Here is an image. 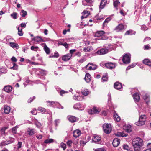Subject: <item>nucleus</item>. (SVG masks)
<instances>
[{
	"label": "nucleus",
	"mask_w": 151,
	"mask_h": 151,
	"mask_svg": "<svg viewBox=\"0 0 151 151\" xmlns=\"http://www.w3.org/2000/svg\"><path fill=\"white\" fill-rule=\"evenodd\" d=\"M143 141L139 137H137L132 141V145L134 151H139L142 145Z\"/></svg>",
	"instance_id": "1"
},
{
	"label": "nucleus",
	"mask_w": 151,
	"mask_h": 151,
	"mask_svg": "<svg viewBox=\"0 0 151 151\" xmlns=\"http://www.w3.org/2000/svg\"><path fill=\"white\" fill-rule=\"evenodd\" d=\"M146 118V116L145 114L139 116V121L135 122V124L138 126H141L144 124Z\"/></svg>",
	"instance_id": "2"
},
{
	"label": "nucleus",
	"mask_w": 151,
	"mask_h": 151,
	"mask_svg": "<svg viewBox=\"0 0 151 151\" xmlns=\"http://www.w3.org/2000/svg\"><path fill=\"white\" fill-rule=\"evenodd\" d=\"M97 65L91 63H89L86 66L85 68L87 70H94L97 68Z\"/></svg>",
	"instance_id": "3"
},
{
	"label": "nucleus",
	"mask_w": 151,
	"mask_h": 151,
	"mask_svg": "<svg viewBox=\"0 0 151 151\" xmlns=\"http://www.w3.org/2000/svg\"><path fill=\"white\" fill-rule=\"evenodd\" d=\"M104 131L105 133L107 134H109L111 131V124H104L103 126Z\"/></svg>",
	"instance_id": "4"
},
{
	"label": "nucleus",
	"mask_w": 151,
	"mask_h": 151,
	"mask_svg": "<svg viewBox=\"0 0 151 151\" xmlns=\"http://www.w3.org/2000/svg\"><path fill=\"white\" fill-rule=\"evenodd\" d=\"M131 56L130 54H125L123 55L122 61L125 64H129L130 62Z\"/></svg>",
	"instance_id": "5"
},
{
	"label": "nucleus",
	"mask_w": 151,
	"mask_h": 151,
	"mask_svg": "<svg viewBox=\"0 0 151 151\" xmlns=\"http://www.w3.org/2000/svg\"><path fill=\"white\" fill-rule=\"evenodd\" d=\"M9 140L3 141L0 144V146H4L6 145L9 144L13 143L15 141V139L14 138L9 137Z\"/></svg>",
	"instance_id": "6"
},
{
	"label": "nucleus",
	"mask_w": 151,
	"mask_h": 151,
	"mask_svg": "<svg viewBox=\"0 0 151 151\" xmlns=\"http://www.w3.org/2000/svg\"><path fill=\"white\" fill-rule=\"evenodd\" d=\"M126 28V26H125L122 24H119L114 29V30L116 32H119L123 30H125Z\"/></svg>",
	"instance_id": "7"
},
{
	"label": "nucleus",
	"mask_w": 151,
	"mask_h": 151,
	"mask_svg": "<svg viewBox=\"0 0 151 151\" xmlns=\"http://www.w3.org/2000/svg\"><path fill=\"white\" fill-rule=\"evenodd\" d=\"M108 50L106 48H102L96 52V53L99 55H104L108 53Z\"/></svg>",
	"instance_id": "8"
},
{
	"label": "nucleus",
	"mask_w": 151,
	"mask_h": 151,
	"mask_svg": "<svg viewBox=\"0 0 151 151\" xmlns=\"http://www.w3.org/2000/svg\"><path fill=\"white\" fill-rule=\"evenodd\" d=\"M105 66L107 68L112 69L115 68V63L108 62L105 64Z\"/></svg>",
	"instance_id": "9"
},
{
	"label": "nucleus",
	"mask_w": 151,
	"mask_h": 151,
	"mask_svg": "<svg viewBox=\"0 0 151 151\" xmlns=\"http://www.w3.org/2000/svg\"><path fill=\"white\" fill-rule=\"evenodd\" d=\"M68 118L69 121L72 123H74L78 120V118L73 116H68Z\"/></svg>",
	"instance_id": "10"
},
{
	"label": "nucleus",
	"mask_w": 151,
	"mask_h": 151,
	"mask_svg": "<svg viewBox=\"0 0 151 151\" xmlns=\"http://www.w3.org/2000/svg\"><path fill=\"white\" fill-rule=\"evenodd\" d=\"M120 143V140L117 138L114 139L113 141L112 144L114 147H117Z\"/></svg>",
	"instance_id": "11"
},
{
	"label": "nucleus",
	"mask_w": 151,
	"mask_h": 151,
	"mask_svg": "<svg viewBox=\"0 0 151 151\" xmlns=\"http://www.w3.org/2000/svg\"><path fill=\"white\" fill-rule=\"evenodd\" d=\"M101 140V137L98 135H94L92 139V141L95 143H97L99 142Z\"/></svg>",
	"instance_id": "12"
},
{
	"label": "nucleus",
	"mask_w": 151,
	"mask_h": 151,
	"mask_svg": "<svg viewBox=\"0 0 151 151\" xmlns=\"http://www.w3.org/2000/svg\"><path fill=\"white\" fill-rule=\"evenodd\" d=\"M72 55L70 54H67L66 55H63L62 58L63 60L66 61L69 60L72 57Z\"/></svg>",
	"instance_id": "13"
},
{
	"label": "nucleus",
	"mask_w": 151,
	"mask_h": 151,
	"mask_svg": "<svg viewBox=\"0 0 151 151\" xmlns=\"http://www.w3.org/2000/svg\"><path fill=\"white\" fill-rule=\"evenodd\" d=\"M107 2V0H101L100 4L99 6V8L100 10L102 9L104 7Z\"/></svg>",
	"instance_id": "14"
},
{
	"label": "nucleus",
	"mask_w": 151,
	"mask_h": 151,
	"mask_svg": "<svg viewBox=\"0 0 151 151\" xmlns=\"http://www.w3.org/2000/svg\"><path fill=\"white\" fill-rule=\"evenodd\" d=\"M114 87L116 89L120 90L122 87L121 83L118 82H116L114 84Z\"/></svg>",
	"instance_id": "15"
},
{
	"label": "nucleus",
	"mask_w": 151,
	"mask_h": 151,
	"mask_svg": "<svg viewBox=\"0 0 151 151\" xmlns=\"http://www.w3.org/2000/svg\"><path fill=\"white\" fill-rule=\"evenodd\" d=\"M27 132L28 134L30 136H32L35 133V129L30 128H28Z\"/></svg>",
	"instance_id": "16"
},
{
	"label": "nucleus",
	"mask_w": 151,
	"mask_h": 151,
	"mask_svg": "<svg viewBox=\"0 0 151 151\" xmlns=\"http://www.w3.org/2000/svg\"><path fill=\"white\" fill-rule=\"evenodd\" d=\"M12 89V87L10 85L6 86H4V90L7 92L10 93L11 92Z\"/></svg>",
	"instance_id": "17"
},
{
	"label": "nucleus",
	"mask_w": 151,
	"mask_h": 151,
	"mask_svg": "<svg viewBox=\"0 0 151 151\" xmlns=\"http://www.w3.org/2000/svg\"><path fill=\"white\" fill-rule=\"evenodd\" d=\"M91 76L89 73H86L84 79L86 82L87 83H89L91 81Z\"/></svg>",
	"instance_id": "18"
},
{
	"label": "nucleus",
	"mask_w": 151,
	"mask_h": 151,
	"mask_svg": "<svg viewBox=\"0 0 151 151\" xmlns=\"http://www.w3.org/2000/svg\"><path fill=\"white\" fill-rule=\"evenodd\" d=\"M105 33V32L104 31L101 30L98 31L95 33L94 36L95 37H101Z\"/></svg>",
	"instance_id": "19"
},
{
	"label": "nucleus",
	"mask_w": 151,
	"mask_h": 151,
	"mask_svg": "<svg viewBox=\"0 0 151 151\" xmlns=\"http://www.w3.org/2000/svg\"><path fill=\"white\" fill-rule=\"evenodd\" d=\"M143 63L151 68V61L148 59H144L143 61Z\"/></svg>",
	"instance_id": "20"
},
{
	"label": "nucleus",
	"mask_w": 151,
	"mask_h": 151,
	"mask_svg": "<svg viewBox=\"0 0 151 151\" xmlns=\"http://www.w3.org/2000/svg\"><path fill=\"white\" fill-rule=\"evenodd\" d=\"M81 134V131L79 130H76L74 131L73 135L74 137L77 138L79 137Z\"/></svg>",
	"instance_id": "21"
},
{
	"label": "nucleus",
	"mask_w": 151,
	"mask_h": 151,
	"mask_svg": "<svg viewBox=\"0 0 151 151\" xmlns=\"http://www.w3.org/2000/svg\"><path fill=\"white\" fill-rule=\"evenodd\" d=\"M134 100L136 102H138L140 99V96L139 93H135L133 95Z\"/></svg>",
	"instance_id": "22"
},
{
	"label": "nucleus",
	"mask_w": 151,
	"mask_h": 151,
	"mask_svg": "<svg viewBox=\"0 0 151 151\" xmlns=\"http://www.w3.org/2000/svg\"><path fill=\"white\" fill-rule=\"evenodd\" d=\"M99 111V109H97L96 107H93L91 109V113L92 114L98 113Z\"/></svg>",
	"instance_id": "23"
},
{
	"label": "nucleus",
	"mask_w": 151,
	"mask_h": 151,
	"mask_svg": "<svg viewBox=\"0 0 151 151\" xmlns=\"http://www.w3.org/2000/svg\"><path fill=\"white\" fill-rule=\"evenodd\" d=\"M10 108L9 106L5 105L4 106V111L5 113L8 114H9L10 111Z\"/></svg>",
	"instance_id": "24"
},
{
	"label": "nucleus",
	"mask_w": 151,
	"mask_h": 151,
	"mask_svg": "<svg viewBox=\"0 0 151 151\" xmlns=\"http://www.w3.org/2000/svg\"><path fill=\"white\" fill-rule=\"evenodd\" d=\"M32 40L37 42H40L43 41V39L39 36H37L34 37Z\"/></svg>",
	"instance_id": "25"
},
{
	"label": "nucleus",
	"mask_w": 151,
	"mask_h": 151,
	"mask_svg": "<svg viewBox=\"0 0 151 151\" xmlns=\"http://www.w3.org/2000/svg\"><path fill=\"white\" fill-rule=\"evenodd\" d=\"M143 98L146 103L148 104L150 101V96L149 95L147 94H145L143 96Z\"/></svg>",
	"instance_id": "26"
},
{
	"label": "nucleus",
	"mask_w": 151,
	"mask_h": 151,
	"mask_svg": "<svg viewBox=\"0 0 151 151\" xmlns=\"http://www.w3.org/2000/svg\"><path fill=\"white\" fill-rule=\"evenodd\" d=\"M47 103H49L50 104V105H59L60 106H61V105L60 104L57 102H54L53 101H47Z\"/></svg>",
	"instance_id": "27"
},
{
	"label": "nucleus",
	"mask_w": 151,
	"mask_h": 151,
	"mask_svg": "<svg viewBox=\"0 0 151 151\" xmlns=\"http://www.w3.org/2000/svg\"><path fill=\"white\" fill-rule=\"evenodd\" d=\"M114 117L115 121H116L117 122H119L121 120L120 118L117 114L115 112L114 113Z\"/></svg>",
	"instance_id": "28"
},
{
	"label": "nucleus",
	"mask_w": 151,
	"mask_h": 151,
	"mask_svg": "<svg viewBox=\"0 0 151 151\" xmlns=\"http://www.w3.org/2000/svg\"><path fill=\"white\" fill-rule=\"evenodd\" d=\"M136 33L135 32H134L133 30H129L127 31L125 33V35H135Z\"/></svg>",
	"instance_id": "29"
},
{
	"label": "nucleus",
	"mask_w": 151,
	"mask_h": 151,
	"mask_svg": "<svg viewBox=\"0 0 151 151\" xmlns=\"http://www.w3.org/2000/svg\"><path fill=\"white\" fill-rule=\"evenodd\" d=\"M115 135L117 136L118 137H126L127 136V134H125L123 132H118L116 134H115Z\"/></svg>",
	"instance_id": "30"
},
{
	"label": "nucleus",
	"mask_w": 151,
	"mask_h": 151,
	"mask_svg": "<svg viewBox=\"0 0 151 151\" xmlns=\"http://www.w3.org/2000/svg\"><path fill=\"white\" fill-rule=\"evenodd\" d=\"M111 19V17L107 18L104 21L103 23V27L107 25V24L109 22Z\"/></svg>",
	"instance_id": "31"
},
{
	"label": "nucleus",
	"mask_w": 151,
	"mask_h": 151,
	"mask_svg": "<svg viewBox=\"0 0 151 151\" xmlns=\"http://www.w3.org/2000/svg\"><path fill=\"white\" fill-rule=\"evenodd\" d=\"M103 19V18H99L98 16H95L93 19V21L94 22L97 23L98 22L99 20H101Z\"/></svg>",
	"instance_id": "32"
},
{
	"label": "nucleus",
	"mask_w": 151,
	"mask_h": 151,
	"mask_svg": "<svg viewBox=\"0 0 151 151\" xmlns=\"http://www.w3.org/2000/svg\"><path fill=\"white\" fill-rule=\"evenodd\" d=\"M44 49L47 54H50V49L46 45L44 46Z\"/></svg>",
	"instance_id": "33"
},
{
	"label": "nucleus",
	"mask_w": 151,
	"mask_h": 151,
	"mask_svg": "<svg viewBox=\"0 0 151 151\" xmlns=\"http://www.w3.org/2000/svg\"><path fill=\"white\" fill-rule=\"evenodd\" d=\"M10 45L11 47L13 48H16L17 49H19V47L17 43H15L13 42L10 43Z\"/></svg>",
	"instance_id": "34"
},
{
	"label": "nucleus",
	"mask_w": 151,
	"mask_h": 151,
	"mask_svg": "<svg viewBox=\"0 0 151 151\" xmlns=\"http://www.w3.org/2000/svg\"><path fill=\"white\" fill-rule=\"evenodd\" d=\"M93 48L92 47H87L83 49V51L85 52H90L93 50Z\"/></svg>",
	"instance_id": "35"
},
{
	"label": "nucleus",
	"mask_w": 151,
	"mask_h": 151,
	"mask_svg": "<svg viewBox=\"0 0 151 151\" xmlns=\"http://www.w3.org/2000/svg\"><path fill=\"white\" fill-rule=\"evenodd\" d=\"M54 142V140L52 139H46L44 141V143L45 144H49L53 143Z\"/></svg>",
	"instance_id": "36"
},
{
	"label": "nucleus",
	"mask_w": 151,
	"mask_h": 151,
	"mask_svg": "<svg viewBox=\"0 0 151 151\" xmlns=\"http://www.w3.org/2000/svg\"><path fill=\"white\" fill-rule=\"evenodd\" d=\"M20 14L22 17L24 18L27 14V12L24 10H22L21 11Z\"/></svg>",
	"instance_id": "37"
},
{
	"label": "nucleus",
	"mask_w": 151,
	"mask_h": 151,
	"mask_svg": "<svg viewBox=\"0 0 151 151\" xmlns=\"http://www.w3.org/2000/svg\"><path fill=\"white\" fill-rule=\"evenodd\" d=\"M81 105L79 103L75 104L73 106V108L75 109H78L81 108Z\"/></svg>",
	"instance_id": "38"
},
{
	"label": "nucleus",
	"mask_w": 151,
	"mask_h": 151,
	"mask_svg": "<svg viewBox=\"0 0 151 151\" xmlns=\"http://www.w3.org/2000/svg\"><path fill=\"white\" fill-rule=\"evenodd\" d=\"M81 93L83 95L85 96H87L88 94L89 91L87 89H84L82 91Z\"/></svg>",
	"instance_id": "39"
},
{
	"label": "nucleus",
	"mask_w": 151,
	"mask_h": 151,
	"mask_svg": "<svg viewBox=\"0 0 151 151\" xmlns=\"http://www.w3.org/2000/svg\"><path fill=\"white\" fill-rule=\"evenodd\" d=\"M17 14H18L17 12H14L11 14L10 16L13 19H17Z\"/></svg>",
	"instance_id": "40"
},
{
	"label": "nucleus",
	"mask_w": 151,
	"mask_h": 151,
	"mask_svg": "<svg viewBox=\"0 0 151 151\" xmlns=\"http://www.w3.org/2000/svg\"><path fill=\"white\" fill-rule=\"evenodd\" d=\"M18 30V34L20 36H22L23 35V33L22 31V29H20L19 27H18L17 28Z\"/></svg>",
	"instance_id": "41"
},
{
	"label": "nucleus",
	"mask_w": 151,
	"mask_h": 151,
	"mask_svg": "<svg viewBox=\"0 0 151 151\" xmlns=\"http://www.w3.org/2000/svg\"><path fill=\"white\" fill-rule=\"evenodd\" d=\"M123 149L125 150H126L127 151H129L130 150V147L127 144H124L123 145Z\"/></svg>",
	"instance_id": "42"
},
{
	"label": "nucleus",
	"mask_w": 151,
	"mask_h": 151,
	"mask_svg": "<svg viewBox=\"0 0 151 151\" xmlns=\"http://www.w3.org/2000/svg\"><path fill=\"white\" fill-rule=\"evenodd\" d=\"M13 67H10V68L11 69L17 70L18 69V65H17L16 63H13Z\"/></svg>",
	"instance_id": "43"
},
{
	"label": "nucleus",
	"mask_w": 151,
	"mask_h": 151,
	"mask_svg": "<svg viewBox=\"0 0 151 151\" xmlns=\"http://www.w3.org/2000/svg\"><path fill=\"white\" fill-rule=\"evenodd\" d=\"M120 2L119 1L117 0H116L114 1L113 3L114 6L115 8H116L117 9V6L118 4Z\"/></svg>",
	"instance_id": "44"
},
{
	"label": "nucleus",
	"mask_w": 151,
	"mask_h": 151,
	"mask_svg": "<svg viewBox=\"0 0 151 151\" xmlns=\"http://www.w3.org/2000/svg\"><path fill=\"white\" fill-rule=\"evenodd\" d=\"M136 65V64L135 63H133L132 64L129 65L128 67H127L126 70H129L131 68L134 67Z\"/></svg>",
	"instance_id": "45"
},
{
	"label": "nucleus",
	"mask_w": 151,
	"mask_h": 151,
	"mask_svg": "<svg viewBox=\"0 0 151 151\" xmlns=\"http://www.w3.org/2000/svg\"><path fill=\"white\" fill-rule=\"evenodd\" d=\"M38 110L40 111L41 112H42L43 113H45L46 111V110L44 108L40 107L38 108Z\"/></svg>",
	"instance_id": "46"
},
{
	"label": "nucleus",
	"mask_w": 151,
	"mask_h": 151,
	"mask_svg": "<svg viewBox=\"0 0 151 151\" xmlns=\"http://www.w3.org/2000/svg\"><path fill=\"white\" fill-rule=\"evenodd\" d=\"M6 129V128L5 127H3L1 129L0 132L2 134H5V131Z\"/></svg>",
	"instance_id": "47"
},
{
	"label": "nucleus",
	"mask_w": 151,
	"mask_h": 151,
	"mask_svg": "<svg viewBox=\"0 0 151 151\" xmlns=\"http://www.w3.org/2000/svg\"><path fill=\"white\" fill-rule=\"evenodd\" d=\"M60 147L63 148L64 150H65L66 148V145L65 144L62 142L60 144Z\"/></svg>",
	"instance_id": "48"
},
{
	"label": "nucleus",
	"mask_w": 151,
	"mask_h": 151,
	"mask_svg": "<svg viewBox=\"0 0 151 151\" xmlns=\"http://www.w3.org/2000/svg\"><path fill=\"white\" fill-rule=\"evenodd\" d=\"M38 49V47L37 46L35 47L34 46H32L31 47V50L35 51H37Z\"/></svg>",
	"instance_id": "49"
},
{
	"label": "nucleus",
	"mask_w": 151,
	"mask_h": 151,
	"mask_svg": "<svg viewBox=\"0 0 151 151\" xmlns=\"http://www.w3.org/2000/svg\"><path fill=\"white\" fill-rule=\"evenodd\" d=\"M72 143L73 142L72 141L70 140H68L66 142V144H67V145L69 147H70L71 146Z\"/></svg>",
	"instance_id": "50"
},
{
	"label": "nucleus",
	"mask_w": 151,
	"mask_h": 151,
	"mask_svg": "<svg viewBox=\"0 0 151 151\" xmlns=\"http://www.w3.org/2000/svg\"><path fill=\"white\" fill-rule=\"evenodd\" d=\"M83 15L85 16L88 15V17L90 14V12L87 10H84L83 11Z\"/></svg>",
	"instance_id": "51"
},
{
	"label": "nucleus",
	"mask_w": 151,
	"mask_h": 151,
	"mask_svg": "<svg viewBox=\"0 0 151 151\" xmlns=\"http://www.w3.org/2000/svg\"><path fill=\"white\" fill-rule=\"evenodd\" d=\"M35 99V97L33 96L32 98H30L28 100V103H30L32 102Z\"/></svg>",
	"instance_id": "52"
},
{
	"label": "nucleus",
	"mask_w": 151,
	"mask_h": 151,
	"mask_svg": "<svg viewBox=\"0 0 151 151\" xmlns=\"http://www.w3.org/2000/svg\"><path fill=\"white\" fill-rule=\"evenodd\" d=\"M22 142H18L17 144V148L19 149L21 148L22 147Z\"/></svg>",
	"instance_id": "53"
},
{
	"label": "nucleus",
	"mask_w": 151,
	"mask_h": 151,
	"mask_svg": "<svg viewBox=\"0 0 151 151\" xmlns=\"http://www.w3.org/2000/svg\"><path fill=\"white\" fill-rule=\"evenodd\" d=\"M63 46L65 47V48L68 49L69 47L68 44L66 42H64L63 44Z\"/></svg>",
	"instance_id": "54"
},
{
	"label": "nucleus",
	"mask_w": 151,
	"mask_h": 151,
	"mask_svg": "<svg viewBox=\"0 0 151 151\" xmlns=\"http://www.w3.org/2000/svg\"><path fill=\"white\" fill-rule=\"evenodd\" d=\"M102 79L103 81H106L107 80V77L105 75V76H103L102 78Z\"/></svg>",
	"instance_id": "55"
},
{
	"label": "nucleus",
	"mask_w": 151,
	"mask_h": 151,
	"mask_svg": "<svg viewBox=\"0 0 151 151\" xmlns=\"http://www.w3.org/2000/svg\"><path fill=\"white\" fill-rule=\"evenodd\" d=\"M36 137L37 139H41L42 137V136L41 134H39L36 135Z\"/></svg>",
	"instance_id": "56"
},
{
	"label": "nucleus",
	"mask_w": 151,
	"mask_h": 151,
	"mask_svg": "<svg viewBox=\"0 0 151 151\" xmlns=\"http://www.w3.org/2000/svg\"><path fill=\"white\" fill-rule=\"evenodd\" d=\"M108 39V38L107 37L105 36L102 35L101 37L100 38V39L102 40H106V39Z\"/></svg>",
	"instance_id": "57"
},
{
	"label": "nucleus",
	"mask_w": 151,
	"mask_h": 151,
	"mask_svg": "<svg viewBox=\"0 0 151 151\" xmlns=\"http://www.w3.org/2000/svg\"><path fill=\"white\" fill-rule=\"evenodd\" d=\"M94 151H106V150L103 148H99L95 149Z\"/></svg>",
	"instance_id": "58"
},
{
	"label": "nucleus",
	"mask_w": 151,
	"mask_h": 151,
	"mask_svg": "<svg viewBox=\"0 0 151 151\" xmlns=\"http://www.w3.org/2000/svg\"><path fill=\"white\" fill-rule=\"evenodd\" d=\"M12 132L14 134H16L17 132L16 128L15 127L12 129Z\"/></svg>",
	"instance_id": "59"
},
{
	"label": "nucleus",
	"mask_w": 151,
	"mask_h": 151,
	"mask_svg": "<svg viewBox=\"0 0 151 151\" xmlns=\"http://www.w3.org/2000/svg\"><path fill=\"white\" fill-rule=\"evenodd\" d=\"M67 93V91L63 90H61L60 91V94L61 96H63V94H64Z\"/></svg>",
	"instance_id": "60"
},
{
	"label": "nucleus",
	"mask_w": 151,
	"mask_h": 151,
	"mask_svg": "<svg viewBox=\"0 0 151 151\" xmlns=\"http://www.w3.org/2000/svg\"><path fill=\"white\" fill-rule=\"evenodd\" d=\"M11 60L12 61L14 62H16L17 61V59L15 57H14V56L12 57L11 58Z\"/></svg>",
	"instance_id": "61"
},
{
	"label": "nucleus",
	"mask_w": 151,
	"mask_h": 151,
	"mask_svg": "<svg viewBox=\"0 0 151 151\" xmlns=\"http://www.w3.org/2000/svg\"><path fill=\"white\" fill-rule=\"evenodd\" d=\"M86 1L88 4H91L94 2V0H85Z\"/></svg>",
	"instance_id": "62"
},
{
	"label": "nucleus",
	"mask_w": 151,
	"mask_h": 151,
	"mask_svg": "<svg viewBox=\"0 0 151 151\" xmlns=\"http://www.w3.org/2000/svg\"><path fill=\"white\" fill-rule=\"evenodd\" d=\"M80 97V96H73V99L75 100L79 101L80 100L79 99Z\"/></svg>",
	"instance_id": "63"
},
{
	"label": "nucleus",
	"mask_w": 151,
	"mask_h": 151,
	"mask_svg": "<svg viewBox=\"0 0 151 151\" xmlns=\"http://www.w3.org/2000/svg\"><path fill=\"white\" fill-rule=\"evenodd\" d=\"M20 26L22 27L25 28L26 27V24L25 23H22L20 24Z\"/></svg>",
	"instance_id": "64"
}]
</instances>
